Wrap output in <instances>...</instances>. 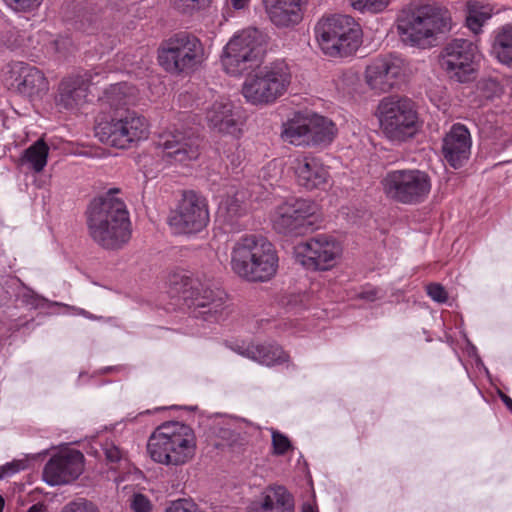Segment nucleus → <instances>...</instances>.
<instances>
[{
  "mask_svg": "<svg viewBox=\"0 0 512 512\" xmlns=\"http://www.w3.org/2000/svg\"><path fill=\"white\" fill-rule=\"evenodd\" d=\"M118 189L95 198L87 210V225L92 239L105 249H119L131 237L130 220L124 202L115 196Z\"/></svg>",
  "mask_w": 512,
  "mask_h": 512,
  "instance_id": "obj_1",
  "label": "nucleus"
},
{
  "mask_svg": "<svg viewBox=\"0 0 512 512\" xmlns=\"http://www.w3.org/2000/svg\"><path fill=\"white\" fill-rule=\"evenodd\" d=\"M396 27L404 44L425 49L433 45L437 35L451 30L452 17L441 4H421L402 9Z\"/></svg>",
  "mask_w": 512,
  "mask_h": 512,
  "instance_id": "obj_2",
  "label": "nucleus"
},
{
  "mask_svg": "<svg viewBox=\"0 0 512 512\" xmlns=\"http://www.w3.org/2000/svg\"><path fill=\"white\" fill-rule=\"evenodd\" d=\"M279 257L275 246L264 236H241L231 251V268L249 282H266L278 270Z\"/></svg>",
  "mask_w": 512,
  "mask_h": 512,
  "instance_id": "obj_3",
  "label": "nucleus"
},
{
  "mask_svg": "<svg viewBox=\"0 0 512 512\" xmlns=\"http://www.w3.org/2000/svg\"><path fill=\"white\" fill-rule=\"evenodd\" d=\"M147 451L151 459L161 465L178 467L191 462L197 453L194 430L179 421H167L150 435Z\"/></svg>",
  "mask_w": 512,
  "mask_h": 512,
  "instance_id": "obj_4",
  "label": "nucleus"
},
{
  "mask_svg": "<svg viewBox=\"0 0 512 512\" xmlns=\"http://www.w3.org/2000/svg\"><path fill=\"white\" fill-rule=\"evenodd\" d=\"M320 50L327 56L343 57L352 54L361 43L362 32L351 16L330 14L322 16L314 26Z\"/></svg>",
  "mask_w": 512,
  "mask_h": 512,
  "instance_id": "obj_5",
  "label": "nucleus"
},
{
  "mask_svg": "<svg viewBox=\"0 0 512 512\" xmlns=\"http://www.w3.org/2000/svg\"><path fill=\"white\" fill-rule=\"evenodd\" d=\"M376 116L382 134L393 143L407 141L414 137L419 129L415 104L408 98H383L378 104Z\"/></svg>",
  "mask_w": 512,
  "mask_h": 512,
  "instance_id": "obj_6",
  "label": "nucleus"
},
{
  "mask_svg": "<svg viewBox=\"0 0 512 512\" xmlns=\"http://www.w3.org/2000/svg\"><path fill=\"white\" fill-rule=\"evenodd\" d=\"M291 83V72L283 61L266 65L249 75L242 85V95L253 105H269L284 95Z\"/></svg>",
  "mask_w": 512,
  "mask_h": 512,
  "instance_id": "obj_7",
  "label": "nucleus"
},
{
  "mask_svg": "<svg viewBox=\"0 0 512 512\" xmlns=\"http://www.w3.org/2000/svg\"><path fill=\"white\" fill-rule=\"evenodd\" d=\"M264 35L256 28L236 33L224 46L220 61L224 71L240 76L257 66L264 53Z\"/></svg>",
  "mask_w": 512,
  "mask_h": 512,
  "instance_id": "obj_8",
  "label": "nucleus"
},
{
  "mask_svg": "<svg viewBox=\"0 0 512 512\" xmlns=\"http://www.w3.org/2000/svg\"><path fill=\"white\" fill-rule=\"evenodd\" d=\"M207 59L200 39L188 33H179L168 39L158 52L159 64L170 73H190Z\"/></svg>",
  "mask_w": 512,
  "mask_h": 512,
  "instance_id": "obj_9",
  "label": "nucleus"
},
{
  "mask_svg": "<svg viewBox=\"0 0 512 512\" xmlns=\"http://www.w3.org/2000/svg\"><path fill=\"white\" fill-rule=\"evenodd\" d=\"M384 194L402 204L423 202L431 192L430 176L418 169L393 170L381 181Z\"/></svg>",
  "mask_w": 512,
  "mask_h": 512,
  "instance_id": "obj_10",
  "label": "nucleus"
},
{
  "mask_svg": "<svg viewBox=\"0 0 512 512\" xmlns=\"http://www.w3.org/2000/svg\"><path fill=\"white\" fill-rule=\"evenodd\" d=\"M100 141L120 149L148 139L150 124L148 120L135 111H127L108 122L100 123L96 128Z\"/></svg>",
  "mask_w": 512,
  "mask_h": 512,
  "instance_id": "obj_11",
  "label": "nucleus"
},
{
  "mask_svg": "<svg viewBox=\"0 0 512 512\" xmlns=\"http://www.w3.org/2000/svg\"><path fill=\"white\" fill-rule=\"evenodd\" d=\"M480 57L476 43L457 38L444 46L439 56V63L449 79L458 83H467L474 79Z\"/></svg>",
  "mask_w": 512,
  "mask_h": 512,
  "instance_id": "obj_12",
  "label": "nucleus"
},
{
  "mask_svg": "<svg viewBox=\"0 0 512 512\" xmlns=\"http://www.w3.org/2000/svg\"><path fill=\"white\" fill-rule=\"evenodd\" d=\"M341 253L339 242L325 234L301 241L293 248L295 262L312 272L331 270L337 264Z\"/></svg>",
  "mask_w": 512,
  "mask_h": 512,
  "instance_id": "obj_13",
  "label": "nucleus"
},
{
  "mask_svg": "<svg viewBox=\"0 0 512 512\" xmlns=\"http://www.w3.org/2000/svg\"><path fill=\"white\" fill-rule=\"evenodd\" d=\"M315 204L307 199L291 198L278 204L271 213L273 229L283 235H303L311 228Z\"/></svg>",
  "mask_w": 512,
  "mask_h": 512,
  "instance_id": "obj_14",
  "label": "nucleus"
},
{
  "mask_svg": "<svg viewBox=\"0 0 512 512\" xmlns=\"http://www.w3.org/2000/svg\"><path fill=\"white\" fill-rule=\"evenodd\" d=\"M209 209L204 197L187 192L169 218L170 226L177 233L191 234L204 229L209 223Z\"/></svg>",
  "mask_w": 512,
  "mask_h": 512,
  "instance_id": "obj_15",
  "label": "nucleus"
},
{
  "mask_svg": "<svg viewBox=\"0 0 512 512\" xmlns=\"http://www.w3.org/2000/svg\"><path fill=\"white\" fill-rule=\"evenodd\" d=\"M5 76L10 88L30 101L41 100L49 91V82L44 73L27 63H9Z\"/></svg>",
  "mask_w": 512,
  "mask_h": 512,
  "instance_id": "obj_16",
  "label": "nucleus"
},
{
  "mask_svg": "<svg viewBox=\"0 0 512 512\" xmlns=\"http://www.w3.org/2000/svg\"><path fill=\"white\" fill-rule=\"evenodd\" d=\"M406 72V63L402 58L388 55L373 60L367 66L365 80L372 90L384 93L402 83Z\"/></svg>",
  "mask_w": 512,
  "mask_h": 512,
  "instance_id": "obj_17",
  "label": "nucleus"
},
{
  "mask_svg": "<svg viewBox=\"0 0 512 512\" xmlns=\"http://www.w3.org/2000/svg\"><path fill=\"white\" fill-rule=\"evenodd\" d=\"M157 147L161 159L168 165L186 164L199 155L197 138L179 130L162 132Z\"/></svg>",
  "mask_w": 512,
  "mask_h": 512,
  "instance_id": "obj_18",
  "label": "nucleus"
},
{
  "mask_svg": "<svg viewBox=\"0 0 512 512\" xmlns=\"http://www.w3.org/2000/svg\"><path fill=\"white\" fill-rule=\"evenodd\" d=\"M84 470V456L78 450L66 449L53 455L43 470V480L59 486L76 480Z\"/></svg>",
  "mask_w": 512,
  "mask_h": 512,
  "instance_id": "obj_19",
  "label": "nucleus"
},
{
  "mask_svg": "<svg viewBox=\"0 0 512 512\" xmlns=\"http://www.w3.org/2000/svg\"><path fill=\"white\" fill-rule=\"evenodd\" d=\"M205 120L209 128L219 134L238 138L242 132L239 115L233 103L219 96L204 108Z\"/></svg>",
  "mask_w": 512,
  "mask_h": 512,
  "instance_id": "obj_20",
  "label": "nucleus"
},
{
  "mask_svg": "<svg viewBox=\"0 0 512 512\" xmlns=\"http://www.w3.org/2000/svg\"><path fill=\"white\" fill-rule=\"evenodd\" d=\"M291 168L297 184L307 190L324 189L329 184V169L317 156L298 155L293 159Z\"/></svg>",
  "mask_w": 512,
  "mask_h": 512,
  "instance_id": "obj_21",
  "label": "nucleus"
},
{
  "mask_svg": "<svg viewBox=\"0 0 512 512\" xmlns=\"http://www.w3.org/2000/svg\"><path fill=\"white\" fill-rule=\"evenodd\" d=\"M98 73L65 77L58 85L54 102L59 111H74L81 106L87 96L89 83H93Z\"/></svg>",
  "mask_w": 512,
  "mask_h": 512,
  "instance_id": "obj_22",
  "label": "nucleus"
},
{
  "mask_svg": "<svg viewBox=\"0 0 512 512\" xmlns=\"http://www.w3.org/2000/svg\"><path fill=\"white\" fill-rule=\"evenodd\" d=\"M471 146L472 139L469 130L465 125L456 123L443 137V157L451 167L460 168L468 161Z\"/></svg>",
  "mask_w": 512,
  "mask_h": 512,
  "instance_id": "obj_23",
  "label": "nucleus"
},
{
  "mask_svg": "<svg viewBox=\"0 0 512 512\" xmlns=\"http://www.w3.org/2000/svg\"><path fill=\"white\" fill-rule=\"evenodd\" d=\"M305 0H263L267 17L277 27L289 28L303 18Z\"/></svg>",
  "mask_w": 512,
  "mask_h": 512,
  "instance_id": "obj_24",
  "label": "nucleus"
},
{
  "mask_svg": "<svg viewBox=\"0 0 512 512\" xmlns=\"http://www.w3.org/2000/svg\"><path fill=\"white\" fill-rule=\"evenodd\" d=\"M224 293L213 289L210 284L195 283L192 286V304L196 308L206 309L199 313L205 320H218L224 310Z\"/></svg>",
  "mask_w": 512,
  "mask_h": 512,
  "instance_id": "obj_25",
  "label": "nucleus"
},
{
  "mask_svg": "<svg viewBox=\"0 0 512 512\" xmlns=\"http://www.w3.org/2000/svg\"><path fill=\"white\" fill-rule=\"evenodd\" d=\"M246 512H294V504L283 486H270L249 504Z\"/></svg>",
  "mask_w": 512,
  "mask_h": 512,
  "instance_id": "obj_26",
  "label": "nucleus"
},
{
  "mask_svg": "<svg viewBox=\"0 0 512 512\" xmlns=\"http://www.w3.org/2000/svg\"><path fill=\"white\" fill-rule=\"evenodd\" d=\"M235 351L259 364L273 366L287 361L288 356L281 347L274 344H248L237 346Z\"/></svg>",
  "mask_w": 512,
  "mask_h": 512,
  "instance_id": "obj_27",
  "label": "nucleus"
},
{
  "mask_svg": "<svg viewBox=\"0 0 512 512\" xmlns=\"http://www.w3.org/2000/svg\"><path fill=\"white\" fill-rule=\"evenodd\" d=\"M310 116L296 115L282 125L281 138L296 146H309Z\"/></svg>",
  "mask_w": 512,
  "mask_h": 512,
  "instance_id": "obj_28",
  "label": "nucleus"
},
{
  "mask_svg": "<svg viewBox=\"0 0 512 512\" xmlns=\"http://www.w3.org/2000/svg\"><path fill=\"white\" fill-rule=\"evenodd\" d=\"M337 129L335 124L323 116L311 115L309 129V146H327L335 138Z\"/></svg>",
  "mask_w": 512,
  "mask_h": 512,
  "instance_id": "obj_29",
  "label": "nucleus"
},
{
  "mask_svg": "<svg viewBox=\"0 0 512 512\" xmlns=\"http://www.w3.org/2000/svg\"><path fill=\"white\" fill-rule=\"evenodd\" d=\"M245 200V191L231 188L219 204L218 215L226 221L232 222L246 211Z\"/></svg>",
  "mask_w": 512,
  "mask_h": 512,
  "instance_id": "obj_30",
  "label": "nucleus"
},
{
  "mask_svg": "<svg viewBox=\"0 0 512 512\" xmlns=\"http://www.w3.org/2000/svg\"><path fill=\"white\" fill-rule=\"evenodd\" d=\"M493 7L481 1L471 0L466 3V26L474 34L482 31L484 24L492 17Z\"/></svg>",
  "mask_w": 512,
  "mask_h": 512,
  "instance_id": "obj_31",
  "label": "nucleus"
},
{
  "mask_svg": "<svg viewBox=\"0 0 512 512\" xmlns=\"http://www.w3.org/2000/svg\"><path fill=\"white\" fill-rule=\"evenodd\" d=\"M48 155L49 146L39 139L24 151L20 162L34 173H41L47 165Z\"/></svg>",
  "mask_w": 512,
  "mask_h": 512,
  "instance_id": "obj_32",
  "label": "nucleus"
},
{
  "mask_svg": "<svg viewBox=\"0 0 512 512\" xmlns=\"http://www.w3.org/2000/svg\"><path fill=\"white\" fill-rule=\"evenodd\" d=\"M492 49L501 63L512 62V25H505L496 32Z\"/></svg>",
  "mask_w": 512,
  "mask_h": 512,
  "instance_id": "obj_33",
  "label": "nucleus"
},
{
  "mask_svg": "<svg viewBox=\"0 0 512 512\" xmlns=\"http://www.w3.org/2000/svg\"><path fill=\"white\" fill-rule=\"evenodd\" d=\"M106 94L113 105H126L132 102L134 88L126 83H118L112 85Z\"/></svg>",
  "mask_w": 512,
  "mask_h": 512,
  "instance_id": "obj_34",
  "label": "nucleus"
},
{
  "mask_svg": "<svg viewBox=\"0 0 512 512\" xmlns=\"http://www.w3.org/2000/svg\"><path fill=\"white\" fill-rule=\"evenodd\" d=\"M391 3V0H351L352 7L361 13L383 12Z\"/></svg>",
  "mask_w": 512,
  "mask_h": 512,
  "instance_id": "obj_35",
  "label": "nucleus"
},
{
  "mask_svg": "<svg viewBox=\"0 0 512 512\" xmlns=\"http://www.w3.org/2000/svg\"><path fill=\"white\" fill-rule=\"evenodd\" d=\"M3 3L16 13H31L40 8L44 0H2Z\"/></svg>",
  "mask_w": 512,
  "mask_h": 512,
  "instance_id": "obj_36",
  "label": "nucleus"
},
{
  "mask_svg": "<svg viewBox=\"0 0 512 512\" xmlns=\"http://www.w3.org/2000/svg\"><path fill=\"white\" fill-rule=\"evenodd\" d=\"M271 431V438H272V454L276 456H282L285 453H287L290 449H292V444L289 438L275 430L270 429Z\"/></svg>",
  "mask_w": 512,
  "mask_h": 512,
  "instance_id": "obj_37",
  "label": "nucleus"
},
{
  "mask_svg": "<svg viewBox=\"0 0 512 512\" xmlns=\"http://www.w3.org/2000/svg\"><path fill=\"white\" fill-rule=\"evenodd\" d=\"M60 512H100V509L86 498H77L65 504Z\"/></svg>",
  "mask_w": 512,
  "mask_h": 512,
  "instance_id": "obj_38",
  "label": "nucleus"
},
{
  "mask_svg": "<svg viewBox=\"0 0 512 512\" xmlns=\"http://www.w3.org/2000/svg\"><path fill=\"white\" fill-rule=\"evenodd\" d=\"M164 512H202L200 507L190 498L171 501Z\"/></svg>",
  "mask_w": 512,
  "mask_h": 512,
  "instance_id": "obj_39",
  "label": "nucleus"
},
{
  "mask_svg": "<svg viewBox=\"0 0 512 512\" xmlns=\"http://www.w3.org/2000/svg\"><path fill=\"white\" fill-rule=\"evenodd\" d=\"M130 507L133 512H151L152 503L147 496L135 493L130 500Z\"/></svg>",
  "mask_w": 512,
  "mask_h": 512,
  "instance_id": "obj_40",
  "label": "nucleus"
},
{
  "mask_svg": "<svg viewBox=\"0 0 512 512\" xmlns=\"http://www.w3.org/2000/svg\"><path fill=\"white\" fill-rule=\"evenodd\" d=\"M103 452L106 460L110 463H117L123 459V452L112 442H105Z\"/></svg>",
  "mask_w": 512,
  "mask_h": 512,
  "instance_id": "obj_41",
  "label": "nucleus"
},
{
  "mask_svg": "<svg viewBox=\"0 0 512 512\" xmlns=\"http://www.w3.org/2000/svg\"><path fill=\"white\" fill-rule=\"evenodd\" d=\"M427 294L432 300L438 303H444L448 299V295L444 287L437 283L427 286Z\"/></svg>",
  "mask_w": 512,
  "mask_h": 512,
  "instance_id": "obj_42",
  "label": "nucleus"
},
{
  "mask_svg": "<svg viewBox=\"0 0 512 512\" xmlns=\"http://www.w3.org/2000/svg\"><path fill=\"white\" fill-rule=\"evenodd\" d=\"M23 468H24V466H23L22 462L7 463L6 465H4L0 468V478H3L5 476H10V475L20 471Z\"/></svg>",
  "mask_w": 512,
  "mask_h": 512,
  "instance_id": "obj_43",
  "label": "nucleus"
},
{
  "mask_svg": "<svg viewBox=\"0 0 512 512\" xmlns=\"http://www.w3.org/2000/svg\"><path fill=\"white\" fill-rule=\"evenodd\" d=\"M251 0H229L233 8L240 10L249 6Z\"/></svg>",
  "mask_w": 512,
  "mask_h": 512,
  "instance_id": "obj_44",
  "label": "nucleus"
},
{
  "mask_svg": "<svg viewBox=\"0 0 512 512\" xmlns=\"http://www.w3.org/2000/svg\"><path fill=\"white\" fill-rule=\"evenodd\" d=\"M27 512H46V507L42 503H36L32 505Z\"/></svg>",
  "mask_w": 512,
  "mask_h": 512,
  "instance_id": "obj_45",
  "label": "nucleus"
},
{
  "mask_svg": "<svg viewBox=\"0 0 512 512\" xmlns=\"http://www.w3.org/2000/svg\"><path fill=\"white\" fill-rule=\"evenodd\" d=\"M78 313L80 315H83L84 317H86L88 319H91V320H99V319H101V317H97V316H95V315H93V314H91V313H89V312H87V311H85L83 309H79Z\"/></svg>",
  "mask_w": 512,
  "mask_h": 512,
  "instance_id": "obj_46",
  "label": "nucleus"
},
{
  "mask_svg": "<svg viewBox=\"0 0 512 512\" xmlns=\"http://www.w3.org/2000/svg\"><path fill=\"white\" fill-rule=\"evenodd\" d=\"M301 512H318V510L311 503H305L303 505V507H302V511Z\"/></svg>",
  "mask_w": 512,
  "mask_h": 512,
  "instance_id": "obj_47",
  "label": "nucleus"
},
{
  "mask_svg": "<svg viewBox=\"0 0 512 512\" xmlns=\"http://www.w3.org/2000/svg\"><path fill=\"white\" fill-rule=\"evenodd\" d=\"M502 400L505 403V405L507 406V408L512 411V399L506 395H503Z\"/></svg>",
  "mask_w": 512,
  "mask_h": 512,
  "instance_id": "obj_48",
  "label": "nucleus"
},
{
  "mask_svg": "<svg viewBox=\"0 0 512 512\" xmlns=\"http://www.w3.org/2000/svg\"><path fill=\"white\" fill-rule=\"evenodd\" d=\"M4 504V498L0 495V512H3Z\"/></svg>",
  "mask_w": 512,
  "mask_h": 512,
  "instance_id": "obj_49",
  "label": "nucleus"
},
{
  "mask_svg": "<svg viewBox=\"0 0 512 512\" xmlns=\"http://www.w3.org/2000/svg\"><path fill=\"white\" fill-rule=\"evenodd\" d=\"M55 45H56V50H59L60 48L58 47V43H59V40H55Z\"/></svg>",
  "mask_w": 512,
  "mask_h": 512,
  "instance_id": "obj_50",
  "label": "nucleus"
}]
</instances>
